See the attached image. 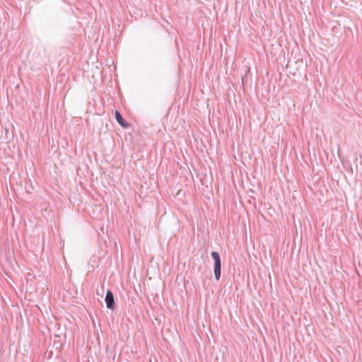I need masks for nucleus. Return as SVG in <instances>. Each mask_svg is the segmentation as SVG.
I'll return each mask as SVG.
<instances>
[{"instance_id":"obj_1","label":"nucleus","mask_w":362,"mask_h":362,"mask_svg":"<svg viewBox=\"0 0 362 362\" xmlns=\"http://www.w3.org/2000/svg\"><path fill=\"white\" fill-rule=\"evenodd\" d=\"M212 259L214 261V273L216 281H219L221 275V260L218 252L212 251L211 252Z\"/></svg>"},{"instance_id":"obj_3","label":"nucleus","mask_w":362,"mask_h":362,"mask_svg":"<svg viewBox=\"0 0 362 362\" xmlns=\"http://www.w3.org/2000/svg\"><path fill=\"white\" fill-rule=\"evenodd\" d=\"M115 119H116L117 122H118V124L119 125H121L122 127L126 128L129 126L127 122H126L123 119L121 113L117 110H116V112H115Z\"/></svg>"},{"instance_id":"obj_2","label":"nucleus","mask_w":362,"mask_h":362,"mask_svg":"<svg viewBox=\"0 0 362 362\" xmlns=\"http://www.w3.org/2000/svg\"><path fill=\"white\" fill-rule=\"evenodd\" d=\"M105 301L106 303V306L108 309H110V310L115 309V298H114V295H113L112 292L110 290H107L106 295H105Z\"/></svg>"}]
</instances>
